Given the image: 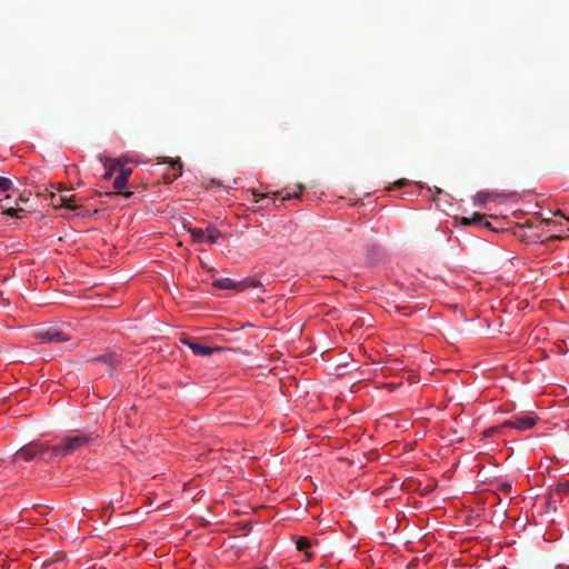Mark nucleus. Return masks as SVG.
Listing matches in <instances>:
<instances>
[{
	"label": "nucleus",
	"mask_w": 569,
	"mask_h": 569,
	"mask_svg": "<svg viewBox=\"0 0 569 569\" xmlns=\"http://www.w3.org/2000/svg\"><path fill=\"white\" fill-rule=\"evenodd\" d=\"M99 159L103 163L106 169L103 178L106 180H109L114 174H117L113 181L114 191L129 198L132 194V192H124V188L132 173V169L127 166L129 161L127 159H108L103 156H100Z\"/></svg>",
	"instance_id": "obj_1"
},
{
	"label": "nucleus",
	"mask_w": 569,
	"mask_h": 569,
	"mask_svg": "<svg viewBox=\"0 0 569 569\" xmlns=\"http://www.w3.org/2000/svg\"><path fill=\"white\" fill-rule=\"evenodd\" d=\"M305 187L302 184H295L292 187H286L280 191H267V192H258L257 190H251L253 201L256 203L260 202L264 198H271L273 204H276L277 199L281 197V199L289 200V199H300L301 193L303 191Z\"/></svg>",
	"instance_id": "obj_2"
},
{
	"label": "nucleus",
	"mask_w": 569,
	"mask_h": 569,
	"mask_svg": "<svg viewBox=\"0 0 569 569\" xmlns=\"http://www.w3.org/2000/svg\"><path fill=\"white\" fill-rule=\"evenodd\" d=\"M506 202V196L495 191H479L473 197V203L481 208L492 210Z\"/></svg>",
	"instance_id": "obj_3"
},
{
	"label": "nucleus",
	"mask_w": 569,
	"mask_h": 569,
	"mask_svg": "<svg viewBox=\"0 0 569 569\" xmlns=\"http://www.w3.org/2000/svg\"><path fill=\"white\" fill-rule=\"evenodd\" d=\"M90 438L83 435L67 437L59 446L53 448L54 455L71 453L86 446Z\"/></svg>",
	"instance_id": "obj_4"
},
{
	"label": "nucleus",
	"mask_w": 569,
	"mask_h": 569,
	"mask_svg": "<svg viewBox=\"0 0 569 569\" xmlns=\"http://www.w3.org/2000/svg\"><path fill=\"white\" fill-rule=\"evenodd\" d=\"M212 286L219 290H233L237 292H241L248 288L256 287L257 283L251 279H244L241 281H236L230 278H220L212 282Z\"/></svg>",
	"instance_id": "obj_5"
},
{
	"label": "nucleus",
	"mask_w": 569,
	"mask_h": 569,
	"mask_svg": "<svg viewBox=\"0 0 569 569\" xmlns=\"http://www.w3.org/2000/svg\"><path fill=\"white\" fill-rule=\"evenodd\" d=\"M47 450H48V447L44 443L31 442V443L22 447L21 449H19L16 452L14 458L17 461L18 460L30 461L38 457H43L44 453L47 452Z\"/></svg>",
	"instance_id": "obj_6"
},
{
	"label": "nucleus",
	"mask_w": 569,
	"mask_h": 569,
	"mask_svg": "<svg viewBox=\"0 0 569 569\" xmlns=\"http://www.w3.org/2000/svg\"><path fill=\"white\" fill-rule=\"evenodd\" d=\"M538 417L535 413H520L513 416L511 419L503 422L505 427L515 428L518 430H528L536 426Z\"/></svg>",
	"instance_id": "obj_7"
},
{
	"label": "nucleus",
	"mask_w": 569,
	"mask_h": 569,
	"mask_svg": "<svg viewBox=\"0 0 569 569\" xmlns=\"http://www.w3.org/2000/svg\"><path fill=\"white\" fill-rule=\"evenodd\" d=\"M190 234L192 240L198 243H214L221 236L220 231L214 227L190 229Z\"/></svg>",
	"instance_id": "obj_8"
},
{
	"label": "nucleus",
	"mask_w": 569,
	"mask_h": 569,
	"mask_svg": "<svg viewBox=\"0 0 569 569\" xmlns=\"http://www.w3.org/2000/svg\"><path fill=\"white\" fill-rule=\"evenodd\" d=\"M182 173V163L180 160H171L169 161V167L167 171L163 173V182L169 184L178 179Z\"/></svg>",
	"instance_id": "obj_9"
},
{
	"label": "nucleus",
	"mask_w": 569,
	"mask_h": 569,
	"mask_svg": "<svg viewBox=\"0 0 569 569\" xmlns=\"http://www.w3.org/2000/svg\"><path fill=\"white\" fill-rule=\"evenodd\" d=\"M183 343L187 345L196 356H211L213 352L221 350V348H211L189 340H183Z\"/></svg>",
	"instance_id": "obj_10"
},
{
	"label": "nucleus",
	"mask_w": 569,
	"mask_h": 569,
	"mask_svg": "<svg viewBox=\"0 0 569 569\" xmlns=\"http://www.w3.org/2000/svg\"><path fill=\"white\" fill-rule=\"evenodd\" d=\"M39 337L42 339L43 342H60L66 341L67 337L63 332L57 330V329H48L41 333H39Z\"/></svg>",
	"instance_id": "obj_11"
},
{
	"label": "nucleus",
	"mask_w": 569,
	"mask_h": 569,
	"mask_svg": "<svg viewBox=\"0 0 569 569\" xmlns=\"http://www.w3.org/2000/svg\"><path fill=\"white\" fill-rule=\"evenodd\" d=\"M485 214H481V213H473L471 218H468V217H461L459 219L460 223L463 224V226H469V224H479L481 227H485V228H488L490 229L491 228V224L490 222L488 221H483L485 219Z\"/></svg>",
	"instance_id": "obj_12"
},
{
	"label": "nucleus",
	"mask_w": 569,
	"mask_h": 569,
	"mask_svg": "<svg viewBox=\"0 0 569 569\" xmlns=\"http://www.w3.org/2000/svg\"><path fill=\"white\" fill-rule=\"evenodd\" d=\"M9 199H10L9 194H6L4 197L0 196V208L2 209V212L8 216H11V217L20 218V216L18 213L21 212L22 209L11 207L10 202H6Z\"/></svg>",
	"instance_id": "obj_13"
},
{
	"label": "nucleus",
	"mask_w": 569,
	"mask_h": 569,
	"mask_svg": "<svg viewBox=\"0 0 569 569\" xmlns=\"http://www.w3.org/2000/svg\"><path fill=\"white\" fill-rule=\"evenodd\" d=\"M296 547L299 551H302L306 553L307 558L310 559L311 558V553H310V549L312 547V540L307 538V537H300L297 541H296Z\"/></svg>",
	"instance_id": "obj_14"
},
{
	"label": "nucleus",
	"mask_w": 569,
	"mask_h": 569,
	"mask_svg": "<svg viewBox=\"0 0 569 569\" xmlns=\"http://www.w3.org/2000/svg\"><path fill=\"white\" fill-rule=\"evenodd\" d=\"M74 196L73 194H60L59 200H57V204L63 206L66 208L73 209L76 206L73 204Z\"/></svg>",
	"instance_id": "obj_15"
},
{
	"label": "nucleus",
	"mask_w": 569,
	"mask_h": 569,
	"mask_svg": "<svg viewBox=\"0 0 569 569\" xmlns=\"http://www.w3.org/2000/svg\"><path fill=\"white\" fill-rule=\"evenodd\" d=\"M12 187V181L8 178L0 177V196H3Z\"/></svg>",
	"instance_id": "obj_16"
},
{
	"label": "nucleus",
	"mask_w": 569,
	"mask_h": 569,
	"mask_svg": "<svg viewBox=\"0 0 569 569\" xmlns=\"http://www.w3.org/2000/svg\"><path fill=\"white\" fill-rule=\"evenodd\" d=\"M97 360L108 362L110 366H114L118 362V358L112 355L99 357Z\"/></svg>",
	"instance_id": "obj_17"
},
{
	"label": "nucleus",
	"mask_w": 569,
	"mask_h": 569,
	"mask_svg": "<svg viewBox=\"0 0 569 569\" xmlns=\"http://www.w3.org/2000/svg\"><path fill=\"white\" fill-rule=\"evenodd\" d=\"M407 184H408V180H406V179H400V180L396 181V182L392 184V187H390V188H389V190H392V189H396V188H402V187H405V186H407Z\"/></svg>",
	"instance_id": "obj_18"
},
{
	"label": "nucleus",
	"mask_w": 569,
	"mask_h": 569,
	"mask_svg": "<svg viewBox=\"0 0 569 569\" xmlns=\"http://www.w3.org/2000/svg\"><path fill=\"white\" fill-rule=\"evenodd\" d=\"M212 186L221 187V186H222V182H220L219 180H214V179H212V180L210 181V183L207 186V188H210V187H212Z\"/></svg>",
	"instance_id": "obj_19"
},
{
	"label": "nucleus",
	"mask_w": 569,
	"mask_h": 569,
	"mask_svg": "<svg viewBox=\"0 0 569 569\" xmlns=\"http://www.w3.org/2000/svg\"><path fill=\"white\" fill-rule=\"evenodd\" d=\"M560 490L563 491V492H569V483H566V485L561 486Z\"/></svg>",
	"instance_id": "obj_20"
}]
</instances>
